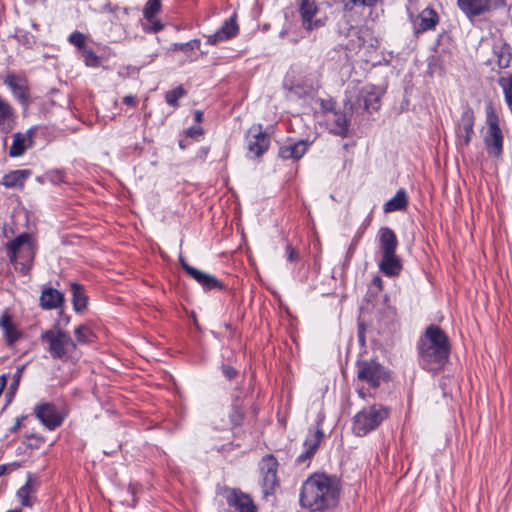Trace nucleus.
Listing matches in <instances>:
<instances>
[{
	"mask_svg": "<svg viewBox=\"0 0 512 512\" xmlns=\"http://www.w3.org/2000/svg\"><path fill=\"white\" fill-rule=\"evenodd\" d=\"M34 489L32 488L31 480L29 479L18 491L17 496L20 503L24 507H32L35 503Z\"/></svg>",
	"mask_w": 512,
	"mask_h": 512,
	"instance_id": "nucleus-32",
	"label": "nucleus"
},
{
	"mask_svg": "<svg viewBox=\"0 0 512 512\" xmlns=\"http://www.w3.org/2000/svg\"><path fill=\"white\" fill-rule=\"evenodd\" d=\"M381 260L379 270L387 277H398L403 269L401 258L396 254L399 242L396 233L390 227H382L378 232Z\"/></svg>",
	"mask_w": 512,
	"mask_h": 512,
	"instance_id": "nucleus-4",
	"label": "nucleus"
},
{
	"mask_svg": "<svg viewBox=\"0 0 512 512\" xmlns=\"http://www.w3.org/2000/svg\"><path fill=\"white\" fill-rule=\"evenodd\" d=\"M323 420L324 417L318 415L316 425L308 429V433L303 442L304 451L295 460L297 465L309 463L318 451L324 438V431L322 428Z\"/></svg>",
	"mask_w": 512,
	"mask_h": 512,
	"instance_id": "nucleus-11",
	"label": "nucleus"
},
{
	"mask_svg": "<svg viewBox=\"0 0 512 512\" xmlns=\"http://www.w3.org/2000/svg\"><path fill=\"white\" fill-rule=\"evenodd\" d=\"M371 286L375 287L378 292L383 290V280L380 276H375L371 281Z\"/></svg>",
	"mask_w": 512,
	"mask_h": 512,
	"instance_id": "nucleus-52",
	"label": "nucleus"
},
{
	"mask_svg": "<svg viewBox=\"0 0 512 512\" xmlns=\"http://www.w3.org/2000/svg\"><path fill=\"white\" fill-rule=\"evenodd\" d=\"M81 54L86 66L93 68L100 66V57L91 48H85L83 51H81Z\"/></svg>",
	"mask_w": 512,
	"mask_h": 512,
	"instance_id": "nucleus-43",
	"label": "nucleus"
},
{
	"mask_svg": "<svg viewBox=\"0 0 512 512\" xmlns=\"http://www.w3.org/2000/svg\"><path fill=\"white\" fill-rule=\"evenodd\" d=\"M201 42L199 39H193L186 43H174L171 46V50L173 51H182L186 54L193 52L196 49H199Z\"/></svg>",
	"mask_w": 512,
	"mask_h": 512,
	"instance_id": "nucleus-42",
	"label": "nucleus"
},
{
	"mask_svg": "<svg viewBox=\"0 0 512 512\" xmlns=\"http://www.w3.org/2000/svg\"><path fill=\"white\" fill-rule=\"evenodd\" d=\"M7 380H8V376L6 374H2L0 376V396L2 395L4 389L7 386Z\"/></svg>",
	"mask_w": 512,
	"mask_h": 512,
	"instance_id": "nucleus-54",
	"label": "nucleus"
},
{
	"mask_svg": "<svg viewBox=\"0 0 512 512\" xmlns=\"http://www.w3.org/2000/svg\"><path fill=\"white\" fill-rule=\"evenodd\" d=\"M143 28L146 32L157 33L164 29V24L154 16L151 20H146Z\"/></svg>",
	"mask_w": 512,
	"mask_h": 512,
	"instance_id": "nucleus-45",
	"label": "nucleus"
},
{
	"mask_svg": "<svg viewBox=\"0 0 512 512\" xmlns=\"http://www.w3.org/2000/svg\"><path fill=\"white\" fill-rule=\"evenodd\" d=\"M203 134L204 130L201 126H191L186 130V135L196 140L203 136Z\"/></svg>",
	"mask_w": 512,
	"mask_h": 512,
	"instance_id": "nucleus-48",
	"label": "nucleus"
},
{
	"mask_svg": "<svg viewBox=\"0 0 512 512\" xmlns=\"http://www.w3.org/2000/svg\"><path fill=\"white\" fill-rule=\"evenodd\" d=\"M419 366L430 373L441 371L449 360L451 344L441 327L431 324L417 342Z\"/></svg>",
	"mask_w": 512,
	"mask_h": 512,
	"instance_id": "nucleus-2",
	"label": "nucleus"
},
{
	"mask_svg": "<svg viewBox=\"0 0 512 512\" xmlns=\"http://www.w3.org/2000/svg\"><path fill=\"white\" fill-rule=\"evenodd\" d=\"M35 135V127H31L24 133H14L12 136L13 141L9 148V156L12 158L20 157L26 152V150L32 148L34 145Z\"/></svg>",
	"mask_w": 512,
	"mask_h": 512,
	"instance_id": "nucleus-19",
	"label": "nucleus"
},
{
	"mask_svg": "<svg viewBox=\"0 0 512 512\" xmlns=\"http://www.w3.org/2000/svg\"><path fill=\"white\" fill-rule=\"evenodd\" d=\"M329 130L337 136L346 137L348 134L349 121L345 113L341 111H332L327 118Z\"/></svg>",
	"mask_w": 512,
	"mask_h": 512,
	"instance_id": "nucleus-26",
	"label": "nucleus"
},
{
	"mask_svg": "<svg viewBox=\"0 0 512 512\" xmlns=\"http://www.w3.org/2000/svg\"><path fill=\"white\" fill-rule=\"evenodd\" d=\"M358 339L360 343H365V326L363 323L358 324Z\"/></svg>",
	"mask_w": 512,
	"mask_h": 512,
	"instance_id": "nucleus-53",
	"label": "nucleus"
},
{
	"mask_svg": "<svg viewBox=\"0 0 512 512\" xmlns=\"http://www.w3.org/2000/svg\"><path fill=\"white\" fill-rule=\"evenodd\" d=\"M6 470L7 468L5 465H0V477L6 473Z\"/></svg>",
	"mask_w": 512,
	"mask_h": 512,
	"instance_id": "nucleus-59",
	"label": "nucleus"
},
{
	"mask_svg": "<svg viewBox=\"0 0 512 512\" xmlns=\"http://www.w3.org/2000/svg\"><path fill=\"white\" fill-rule=\"evenodd\" d=\"M40 340L47 345L46 350L53 359L67 361L76 352V342L67 331L58 327L43 331Z\"/></svg>",
	"mask_w": 512,
	"mask_h": 512,
	"instance_id": "nucleus-6",
	"label": "nucleus"
},
{
	"mask_svg": "<svg viewBox=\"0 0 512 512\" xmlns=\"http://www.w3.org/2000/svg\"><path fill=\"white\" fill-rule=\"evenodd\" d=\"M31 175L29 169L12 170L2 177L0 184L8 189L22 190Z\"/></svg>",
	"mask_w": 512,
	"mask_h": 512,
	"instance_id": "nucleus-24",
	"label": "nucleus"
},
{
	"mask_svg": "<svg viewBox=\"0 0 512 512\" xmlns=\"http://www.w3.org/2000/svg\"><path fill=\"white\" fill-rule=\"evenodd\" d=\"M493 55L496 57V64L500 69L510 67L512 61V47L504 42L497 41L493 44Z\"/></svg>",
	"mask_w": 512,
	"mask_h": 512,
	"instance_id": "nucleus-27",
	"label": "nucleus"
},
{
	"mask_svg": "<svg viewBox=\"0 0 512 512\" xmlns=\"http://www.w3.org/2000/svg\"><path fill=\"white\" fill-rule=\"evenodd\" d=\"M187 91L182 85H179L171 90H168L165 93V101L166 103L173 107L178 108L179 107V99L186 96Z\"/></svg>",
	"mask_w": 512,
	"mask_h": 512,
	"instance_id": "nucleus-35",
	"label": "nucleus"
},
{
	"mask_svg": "<svg viewBox=\"0 0 512 512\" xmlns=\"http://www.w3.org/2000/svg\"><path fill=\"white\" fill-rule=\"evenodd\" d=\"M162 8L161 0H147L143 8V17L145 20H151Z\"/></svg>",
	"mask_w": 512,
	"mask_h": 512,
	"instance_id": "nucleus-38",
	"label": "nucleus"
},
{
	"mask_svg": "<svg viewBox=\"0 0 512 512\" xmlns=\"http://www.w3.org/2000/svg\"><path fill=\"white\" fill-rule=\"evenodd\" d=\"M354 105L366 111H377L380 108V94L375 86L363 87L359 91Z\"/></svg>",
	"mask_w": 512,
	"mask_h": 512,
	"instance_id": "nucleus-22",
	"label": "nucleus"
},
{
	"mask_svg": "<svg viewBox=\"0 0 512 512\" xmlns=\"http://www.w3.org/2000/svg\"><path fill=\"white\" fill-rule=\"evenodd\" d=\"M245 418L244 407L240 403L239 399H235L231 406V412L229 413V420L232 427H239L243 424Z\"/></svg>",
	"mask_w": 512,
	"mask_h": 512,
	"instance_id": "nucleus-33",
	"label": "nucleus"
},
{
	"mask_svg": "<svg viewBox=\"0 0 512 512\" xmlns=\"http://www.w3.org/2000/svg\"><path fill=\"white\" fill-rule=\"evenodd\" d=\"M238 33L239 26L236 21V15L234 14L229 19L225 20L223 25L214 34L207 36V44L215 46L236 37Z\"/></svg>",
	"mask_w": 512,
	"mask_h": 512,
	"instance_id": "nucleus-21",
	"label": "nucleus"
},
{
	"mask_svg": "<svg viewBox=\"0 0 512 512\" xmlns=\"http://www.w3.org/2000/svg\"><path fill=\"white\" fill-rule=\"evenodd\" d=\"M16 37H17L18 42L23 44L27 48H30L32 46V41H31L32 37L29 33L25 32L20 35H17Z\"/></svg>",
	"mask_w": 512,
	"mask_h": 512,
	"instance_id": "nucleus-50",
	"label": "nucleus"
},
{
	"mask_svg": "<svg viewBox=\"0 0 512 512\" xmlns=\"http://www.w3.org/2000/svg\"><path fill=\"white\" fill-rule=\"evenodd\" d=\"M204 119V114L201 110L194 111V120L196 123H201Z\"/></svg>",
	"mask_w": 512,
	"mask_h": 512,
	"instance_id": "nucleus-56",
	"label": "nucleus"
},
{
	"mask_svg": "<svg viewBox=\"0 0 512 512\" xmlns=\"http://www.w3.org/2000/svg\"><path fill=\"white\" fill-rule=\"evenodd\" d=\"M179 262H180L182 269L185 271V273L189 277L193 278L198 284H200L205 272H202V271L196 269L195 267L189 265L186 262V260L184 259V257H182V256L179 257Z\"/></svg>",
	"mask_w": 512,
	"mask_h": 512,
	"instance_id": "nucleus-40",
	"label": "nucleus"
},
{
	"mask_svg": "<svg viewBox=\"0 0 512 512\" xmlns=\"http://www.w3.org/2000/svg\"><path fill=\"white\" fill-rule=\"evenodd\" d=\"M286 256H287V260L290 261V262H296L298 260V258H299L298 252L290 244H288L286 246Z\"/></svg>",
	"mask_w": 512,
	"mask_h": 512,
	"instance_id": "nucleus-49",
	"label": "nucleus"
},
{
	"mask_svg": "<svg viewBox=\"0 0 512 512\" xmlns=\"http://www.w3.org/2000/svg\"><path fill=\"white\" fill-rule=\"evenodd\" d=\"M408 196L405 189H399L395 196L388 200L384 206L383 210L385 213H392L395 211H404L408 207Z\"/></svg>",
	"mask_w": 512,
	"mask_h": 512,
	"instance_id": "nucleus-31",
	"label": "nucleus"
},
{
	"mask_svg": "<svg viewBox=\"0 0 512 512\" xmlns=\"http://www.w3.org/2000/svg\"><path fill=\"white\" fill-rule=\"evenodd\" d=\"M487 129L483 136L485 149L489 156L500 158L504 151V135L500 127V117L490 103L486 106Z\"/></svg>",
	"mask_w": 512,
	"mask_h": 512,
	"instance_id": "nucleus-7",
	"label": "nucleus"
},
{
	"mask_svg": "<svg viewBox=\"0 0 512 512\" xmlns=\"http://www.w3.org/2000/svg\"><path fill=\"white\" fill-rule=\"evenodd\" d=\"M24 419V417H18L16 418V422L15 424L11 427L10 431L11 432H16L22 425V420Z\"/></svg>",
	"mask_w": 512,
	"mask_h": 512,
	"instance_id": "nucleus-57",
	"label": "nucleus"
},
{
	"mask_svg": "<svg viewBox=\"0 0 512 512\" xmlns=\"http://www.w3.org/2000/svg\"><path fill=\"white\" fill-rule=\"evenodd\" d=\"M22 370H23V368H18L12 377V382L10 383L8 391L5 394L7 405L13 401V399L16 395V392L19 388L20 379L22 376Z\"/></svg>",
	"mask_w": 512,
	"mask_h": 512,
	"instance_id": "nucleus-37",
	"label": "nucleus"
},
{
	"mask_svg": "<svg viewBox=\"0 0 512 512\" xmlns=\"http://www.w3.org/2000/svg\"><path fill=\"white\" fill-rule=\"evenodd\" d=\"M307 151V143L298 141L293 144L283 145L279 148V157L284 160H299Z\"/></svg>",
	"mask_w": 512,
	"mask_h": 512,
	"instance_id": "nucleus-28",
	"label": "nucleus"
},
{
	"mask_svg": "<svg viewBox=\"0 0 512 512\" xmlns=\"http://www.w3.org/2000/svg\"><path fill=\"white\" fill-rule=\"evenodd\" d=\"M74 336V342L77 346L78 344L83 345L92 342L94 333L88 325L81 324L74 329Z\"/></svg>",
	"mask_w": 512,
	"mask_h": 512,
	"instance_id": "nucleus-34",
	"label": "nucleus"
},
{
	"mask_svg": "<svg viewBox=\"0 0 512 512\" xmlns=\"http://www.w3.org/2000/svg\"><path fill=\"white\" fill-rule=\"evenodd\" d=\"M357 392H358V395H359L362 399H365V398H366V393H365V391H364V388H363V387H362V388H359Z\"/></svg>",
	"mask_w": 512,
	"mask_h": 512,
	"instance_id": "nucleus-58",
	"label": "nucleus"
},
{
	"mask_svg": "<svg viewBox=\"0 0 512 512\" xmlns=\"http://www.w3.org/2000/svg\"><path fill=\"white\" fill-rule=\"evenodd\" d=\"M414 35L418 36L428 31H434L440 22L438 13L431 7L423 9L417 15L409 13Z\"/></svg>",
	"mask_w": 512,
	"mask_h": 512,
	"instance_id": "nucleus-16",
	"label": "nucleus"
},
{
	"mask_svg": "<svg viewBox=\"0 0 512 512\" xmlns=\"http://www.w3.org/2000/svg\"><path fill=\"white\" fill-rule=\"evenodd\" d=\"M6 254L15 270L27 275L31 270L37 250V244L32 234L24 232L7 242Z\"/></svg>",
	"mask_w": 512,
	"mask_h": 512,
	"instance_id": "nucleus-3",
	"label": "nucleus"
},
{
	"mask_svg": "<svg viewBox=\"0 0 512 512\" xmlns=\"http://www.w3.org/2000/svg\"><path fill=\"white\" fill-rule=\"evenodd\" d=\"M357 379L376 389L387 380L385 368L375 360H359L356 363Z\"/></svg>",
	"mask_w": 512,
	"mask_h": 512,
	"instance_id": "nucleus-9",
	"label": "nucleus"
},
{
	"mask_svg": "<svg viewBox=\"0 0 512 512\" xmlns=\"http://www.w3.org/2000/svg\"><path fill=\"white\" fill-rule=\"evenodd\" d=\"M6 512H22L20 509H10Z\"/></svg>",
	"mask_w": 512,
	"mask_h": 512,
	"instance_id": "nucleus-60",
	"label": "nucleus"
},
{
	"mask_svg": "<svg viewBox=\"0 0 512 512\" xmlns=\"http://www.w3.org/2000/svg\"><path fill=\"white\" fill-rule=\"evenodd\" d=\"M278 461L274 455L264 456L260 461L261 487L265 498L272 496L279 486L277 477Z\"/></svg>",
	"mask_w": 512,
	"mask_h": 512,
	"instance_id": "nucleus-12",
	"label": "nucleus"
},
{
	"mask_svg": "<svg viewBox=\"0 0 512 512\" xmlns=\"http://www.w3.org/2000/svg\"><path fill=\"white\" fill-rule=\"evenodd\" d=\"M0 328L3 330L5 341L10 347L14 346L22 337V333L13 323L12 317L8 311H4L0 316Z\"/></svg>",
	"mask_w": 512,
	"mask_h": 512,
	"instance_id": "nucleus-25",
	"label": "nucleus"
},
{
	"mask_svg": "<svg viewBox=\"0 0 512 512\" xmlns=\"http://www.w3.org/2000/svg\"><path fill=\"white\" fill-rule=\"evenodd\" d=\"M68 41L70 44L75 46L79 51H83L85 48H87L86 36L79 31H74L73 33H71L68 37Z\"/></svg>",
	"mask_w": 512,
	"mask_h": 512,
	"instance_id": "nucleus-44",
	"label": "nucleus"
},
{
	"mask_svg": "<svg viewBox=\"0 0 512 512\" xmlns=\"http://www.w3.org/2000/svg\"><path fill=\"white\" fill-rule=\"evenodd\" d=\"M339 497L340 483L335 476L314 473L302 485L300 504L313 512L326 511L338 504Z\"/></svg>",
	"mask_w": 512,
	"mask_h": 512,
	"instance_id": "nucleus-1",
	"label": "nucleus"
},
{
	"mask_svg": "<svg viewBox=\"0 0 512 512\" xmlns=\"http://www.w3.org/2000/svg\"><path fill=\"white\" fill-rule=\"evenodd\" d=\"M179 146H180L181 149H185V145H184V143L182 141H179Z\"/></svg>",
	"mask_w": 512,
	"mask_h": 512,
	"instance_id": "nucleus-61",
	"label": "nucleus"
},
{
	"mask_svg": "<svg viewBox=\"0 0 512 512\" xmlns=\"http://www.w3.org/2000/svg\"><path fill=\"white\" fill-rule=\"evenodd\" d=\"M228 506L227 512H258L251 496L238 488L224 486L219 490Z\"/></svg>",
	"mask_w": 512,
	"mask_h": 512,
	"instance_id": "nucleus-10",
	"label": "nucleus"
},
{
	"mask_svg": "<svg viewBox=\"0 0 512 512\" xmlns=\"http://www.w3.org/2000/svg\"><path fill=\"white\" fill-rule=\"evenodd\" d=\"M70 291L72 293V304L76 312H83L88 305V296L82 284L77 282L70 283Z\"/></svg>",
	"mask_w": 512,
	"mask_h": 512,
	"instance_id": "nucleus-29",
	"label": "nucleus"
},
{
	"mask_svg": "<svg viewBox=\"0 0 512 512\" xmlns=\"http://www.w3.org/2000/svg\"><path fill=\"white\" fill-rule=\"evenodd\" d=\"M355 6L373 7L377 4L378 0H350Z\"/></svg>",
	"mask_w": 512,
	"mask_h": 512,
	"instance_id": "nucleus-51",
	"label": "nucleus"
},
{
	"mask_svg": "<svg viewBox=\"0 0 512 512\" xmlns=\"http://www.w3.org/2000/svg\"><path fill=\"white\" fill-rule=\"evenodd\" d=\"M458 8L472 19L506 5V0H457Z\"/></svg>",
	"mask_w": 512,
	"mask_h": 512,
	"instance_id": "nucleus-15",
	"label": "nucleus"
},
{
	"mask_svg": "<svg viewBox=\"0 0 512 512\" xmlns=\"http://www.w3.org/2000/svg\"><path fill=\"white\" fill-rule=\"evenodd\" d=\"M46 442L44 436L36 433L26 434L22 441V444L30 450L40 449Z\"/></svg>",
	"mask_w": 512,
	"mask_h": 512,
	"instance_id": "nucleus-36",
	"label": "nucleus"
},
{
	"mask_svg": "<svg viewBox=\"0 0 512 512\" xmlns=\"http://www.w3.org/2000/svg\"><path fill=\"white\" fill-rule=\"evenodd\" d=\"M390 408L382 404L363 407L352 421V431L358 437H364L376 430L390 416Z\"/></svg>",
	"mask_w": 512,
	"mask_h": 512,
	"instance_id": "nucleus-5",
	"label": "nucleus"
},
{
	"mask_svg": "<svg viewBox=\"0 0 512 512\" xmlns=\"http://www.w3.org/2000/svg\"><path fill=\"white\" fill-rule=\"evenodd\" d=\"M337 33L341 37L350 38L345 44V49L347 50L354 51L361 49L365 43L362 35L364 33V29L353 26L346 17H343L338 21Z\"/></svg>",
	"mask_w": 512,
	"mask_h": 512,
	"instance_id": "nucleus-18",
	"label": "nucleus"
},
{
	"mask_svg": "<svg viewBox=\"0 0 512 512\" xmlns=\"http://www.w3.org/2000/svg\"><path fill=\"white\" fill-rule=\"evenodd\" d=\"M475 114L471 107L466 106L455 128L456 146L464 149L469 146L474 135Z\"/></svg>",
	"mask_w": 512,
	"mask_h": 512,
	"instance_id": "nucleus-14",
	"label": "nucleus"
},
{
	"mask_svg": "<svg viewBox=\"0 0 512 512\" xmlns=\"http://www.w3.org/2000/svg\"><path fill=\"white\" fill-rule=\"evenodd\" d=\"M297 5L305 31L312 32L325 26L327 16L321 12L316 0H297Z\"/></svg>",
	"mask_w": 512,
	"mask_h": 512,
	"instance_id": "nucleus-8",
	"label": "nucleus"
},
{
	"mask_svg": "<svg viewBox=\"0 0 512 512\" xmlns=\"http://www.w3.org/2000/svg\"><path fill=\"white\" fill-rule=\"evenodd\" d=\"M221 370H222V373L225 376V378L228 380H233L238 375V371L234 367H232L228 364H223L221 366Z\"/></svg>",
	"mask_w": 512,
	"mask_h": 512,
	"instance_id": "nucleus-47",
	"label": "nucleus"
},
{
	"mask_svg": "<svg viewBox=\"0 0 512 512\" xmlns=\"http://www.w3.org/2000/svg\"><path fill=\"white\" fill-rule=\"evenodd\" d=\"M247 151L251 158L261 157L270 147V136L263 130L262 124L252 125L247 134Z\"/></svg>",
	"mask_w": 512,
	"mask_h": 512,
	"instance_id": "nucleus-13",
	"label": "nucleus"
},
{
	"mask_svg": "<svg viewBox=\"0 0 512 512\" xmlns=\"http://www.w3.org/2000/svg\"><path fill=\"white\" fill-rule=\"evenodd\" d=\"M65 297L62 292L59 290L50 287L44 286L41 291V296L39 299L40 307L44 310H53L61 308L64 305Z\"/></svg>",
	"mask_w": 512,
	"mask_h": 512,
	"instance_id": "nucleus-23",
	"label": "nucleus"
},
{
	"mask_svg": "<svg viewBox=\"0 0 512 512\" xmlns=\"http://www.w3.org/2000/svg\"><path fill=\"white\" fill-rule=\"evenodd\" d=\"M179 262H180L182 269L185 271V273L189 277L193 278L198 284H200L205 272H202V271L196 269L195 267L189 265L186 262V260L184 259V257H182V256L179 257Z\"/></svg>",
	"mask_w": 512,
	"mask_h": 512,
	"instance_id": "nucleus-41",
	"label": "nucleus"
},
{
	"mask_svg": "<svg viewBox=\"0 0 512 512\" xmlns=\"http://www.w3.org/2000/svg\"><path fill=\"white\" fill-rule=\"evenodd\" d=\"M34 415L49 431H54L64 422V416L53 403H39L34 407Z\"/></svg>",
	"mask_w": 512,
	"mask_h": 512,
	"instance_id": "nucleus-17",
	"label": "nucleus"
},
{
	"mask_svg": "<svg viewBox=\"0 0 512 512\" xmlns=\"http://www.w3.org/2000/svg\"><path fill=\"white\" fill-rule=\"evenodd\" d=\"M47 177L48 179L53 183V184H61V183H64L65 182V172L63 170H60V169H55V170H51L47 173Z\"/></svg>",
	"mask_w": 512,
	"mask_h": 512,
	"instance_id": "nucleus-46",
	"label": "nucleus"
},
{
	"mask_svg": "<svg viewBox=\"0 0 512 512\" xmlns=\"http://www.w3.org/2000/svg\"><path fill=\"white\" fill-rule=\"evenodd\" d=\"M123 103L129 106H135L136 98L133 95H127L123 98Z\"/></svg>",
	"mask_w": 512,
	"mask_h": 512,
	"instance_id": "nucleus-55",
	"label": "nucleus"
},
{
	"mask_svg": "<svg viewBox=\"0 0 512 512\" xmlns=\"http://www.w3.org/2000/svg\"><path fill=\"white\" fill-rule=\"evenodd\" d=\"M4 84L9 87L15 99L22 105L28 106L30 93L27 80L24 77L9 73L4 79Z\"/></svg>",
	"mask_w": 512,
	"mask_h": 512,
	"instance_id": "nucleus-20",
	"label": "nucleus"
},
{
	"mask_svg": "<svg viewBox=\"0 0 512 512\" xmlns=\"http://www.w3.org/2000/svg\"><path fill=\"white\" fill-rule=\"evenodd\" d=\"M204 290H223L225 285L213 275L205 273L200 283Z\"/></svg>",
	"mask_w": 512,
	"mask_h": 512,
	"instance_id": "nucleus-39",
	"label": "nucleus"
},
{
	"mask_svg": "<svg viewBox=\"0 0 512 512\" xmlns=\"http://www.w3.org/2000/svg\"><path fill=\"white\" fill-rule=\"evenodd\" d=\"M15 111L12 105L0 96V128L3 131H10L15 121Z\"/></svg>",
	"mask_w": 512,
	"mask_h": 512,
	"instance_id": "nucleus-30",
	"label": "nucleus"
}]
</instances>
